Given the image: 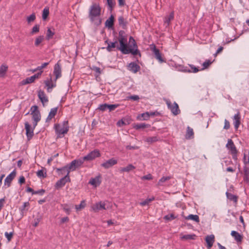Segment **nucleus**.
Instances as JSON below:
<instances>
[{"instance_id":"nucleus-49","label":"nucleus","mask_w":249,"mask_h":249,"mask_svg":"<svg viewBox=\"0 0 249 249\" xmlns=\"http://www.w3.org/2000/svg\"><path fill=\"white\" fill-rule=\"evenodd\" d=\"M39 31V25L36 24L32 28L31 34L34 35L38 33Z\"/></svg>"},{"instance_id":"nucleus-40","label":"nucleus","mask_w":249,"mask_h":249,"mask_svg":"<svg viewBox=\"0 0 249 249\" xmlns=\"http://www.w3.org/2000/svg\"><path fill=\"white\" fill-rule=\"evenodd\" d=\"M171 178V177L167 176V177H162L159 181L158 183V185L160 186H161L163 185V183L165 181L170 179Z\"/></svg>"},{"instance_id":"nucleus-8","label":"nucleus","mask_w":249,"mask_h":249,"mask_svg":"<svg viewBox=\"0 0 249 249\" xmlns=\"http://www.w3.org/2000/svg\"><path fill=\"white\" fill-rule=\"evenodd\" d=\"M70 181L71 179L69 175L67 173L63 178H61L56 182L55 187L56 189L61 188L63 187L67 182H70Z\"/></svg>"},{"instance_id":"nucleus-59","label":"nucleus","mask_w":249,"mask_h":249,"mask_svg":"<svg viewBox=\"0 0 249 249\" xmlns=\"http://www.w3.org/2000/svg\"><path fill=\"white\" fill-rule=\"evenodd\" d=\"M45 192V190L44 189H40V190H39L37 191H35L33 193V194L34 195L38 194L40 196H42L44 195Z\"/></svg>"},{"instance_id":"nucleus-36","label":"nucleus","mask_w":249,"mask_h":249,"mask_svg":"<svg viewBox=\"0 0 249 249\" xmlns=\"http://www.w3.org/2000/svg\"><path fill=\"white\" fill-rule=\"evenodd\" d=\"M31 114L32 115V119L34 121L39 122L40 120L41 115L39 111Z\"/></svg>"},{"instance_id":"nucleus-42","label":"nucleus","mask_w":249,"mask_h":249,"mask_svg":"<svg viewBox=\"0 0 249 249\" xmlns=\"http://www.w3.org/2000/svg\"><path fill=\"white\" fill-rule=\"evenodd\" d=\"M54 35V32L52 31L50 28H48L47 31V35H46V39L49 40L51 38H53V35Z\"/></svg>"},{"instance_id":"nucleus-27","label":"nucleus","mask_w":249,"mask_h":249,"mask_svg":"<svg viewBox=\"0 0 249 249\" xmlns=\"http://www.w3.org/2000/svg\"><path fill=\"white\" fill-rule=\"evenodd\" d=\"M119 25L122 26V28L125 29L126 28L127 22L125 20L123 16H120L118 18Z\"/></svg>"},{"instance_id":"nucleus-31","label":"nucleus","mask_w":249,"mask_h":249,"mask_svg":"<svg viewBox=\"0 0 249 249\" xmlns=\"http://www.w3.org/2000/svg\"><path fill=\"white\" fill-rule=\"evenodd\" d=\"M226 196L228 199L231 201H232L235 203H237L238 196L236 195H233L231 193L227 192L226 193Z\"/></svg>"},{"instance_id":"nucleus-12","label":"nucleus","mask_w":249,"mask_h":249,"mask_svg":"<svg viewBox=\"0 0 249 249\" xmlns=\"http://www.w3.org/2000/svg\"><path fill=\"white\" fill-rule=\"evenodd\" d=\"M59 61H60L57 62V63L56 64H55L54 66L53 74H54V75L55 76V81H56V80L58 78L61 77L62 71H61V65L59 63Z\"/></svg>"},{"instance_id":"nucleus-51","label":"nucleus","mask_w":249,"mask_h":249,"mask_svg":"<svg viewBox=\"0 0 249 249\" xmlns=\"http://www.w3.org/2000/svg\"><path fill=\"white\" fill-rule=\"evenodd\" d=\"M212 63V62L210 60H207L205 61L202 64V66L203 67L201 69V70H204V69L208 68Z\"/></svg>"},{"instance_id":"nucleus-11","label":"nucleus","mask_w":249,"mask_h":249,"mask_svg":"<svg viewBox=\"0 0 249 249\" xmlns=\"http://www.w3.org/2000/svg\"><path fill=\"white\" fill-rule=\"evenodd\" d=\"M151 49L153 52L155 58L159 60L160 63L165 62V60H164L161 56V54L160 52V50L156 48V46L153 44L152 47H151Z\"/></svg>"},{"instance_id":"nucleus-62","label":"nucleus","mask_w":249,"mask_h":249,"mask_svg":"<svg viewBox=\"0 0 249 249\" xmlns=\"http://www.w3.org/2000/svg\"><path fill=\"white\" fill-rule=\"evenodd\" d=\"M248 155H249V156L247 158L246 154V153H244V158H243V162H244L245 165H247V164L249 163V152H248Z\"/></svg>"},{"instance_id":"nucleus-2","label":"nucleus","mask_w":249,"mask_h":249,"mask_svg":"<svg viewBox=\"0 0 249 249\" xmlns=\"http://www.w3.org/2000/svg\"><path fill=\"white\" fill-rule=\"evenodd\" d=\"M84 160L82 158L72 160L71 163L61 168H58V171H67V173L69 175L71 171L76 170L79 168L84 163Z\"/></svg>"},{"instance_id":"nucleus-64","label":"nucleus","mask_w":249,"mask_h":249,"mask_svg":"<svg viewBox=\"0 0 249 249\" xmlns=\"http://www.w3.org/2000/svg\"><path fill=\"white\" fill-rule=\"evenodd\" d=\"M244 175L249 176V168L245 165L244 167Z\"/></svg>"},{"instance_id":"nucleus-60","label":"nucleus","mask_w":249,"mask_h":249,"mask_svg":"<svg viewBox=\"0 0 249 249\" xmlns=\"http://www.w3.org/2000/svg\"><path fill=\"white\" fill-rule=\"evenodd\" d=\"M129 42H132V45H131L132 47H134V48H137L138 46L137 44V43L136 42L135 39L132 36H130L129 37Z\"/></svg>"},{"instance_id":"nucleus-34","label":"nucleus","mask_w":249,"mask_h":249,"mask_svg":"<svg viewBox=\"0 0 249 249\" xmlns=\"http://www.w3.org/2000/svg\"><path fill=\"white\" fill-rule=\"evenodd\" d=\"M107 1L108 5V9L110 12L111 13L116 4L115 1H113V0H107Z\"/></svg>"},{"instance_id":"nucleus-50","label":"nucleus","mask_w":249,"mask_h":249,"mask_svg":"<svg viewBox=\"0 0 249 249\" xmlns=\"http://www.w3.org/2000/svg\"><path fill=\"white\" fill-rule=\"evenodd\" d=\"M63 210L68 214H69L71 212V208L67 204L62 205Z\"/></svg>"},{"instance_id":"nucleus-41","label":"nucleus","mask_w":249,"mask_h":249,"mask_svg":"<svg viewBox=\"0 0 249 249\" xmlns=\"http://www.w3.org/2000/svg\"><path fill=\"white\" fill-rule=\"evenodd\" d=\"M49 14V9L48 7H46L43 10V13H42V19L43 20H45L48 17Z\"/></svg>"},{"instance_id":"nucleus-58","label":"nucleus","mask_w":249,"mask_h":249,"mask_svg":"<svg viewBox=\"0 0 249 249\" xmlns=\"http://www.w3.org/2000/svg\"><path fill=\"white\" fill-rule=\"evenodd\" d=\"M142 180H151L153 179V177L150 174H148L141 178Z\"/></svg>"},{"instance_id":"nucleus-63","label":"nucleus","mask_w":249,"mask_h":249,"mask_svg":"<svg viewBox=\"0 0 249 249\" xmlns=\"http://www.w3.org/2000/svg\"><path fill=\"white\" fill-rule=\"evenodd\" d=\"M30 110L31 111V114H33L34 113H36L37 111H39V110L38 109V107L36 105L32 106Z\"/></svg>"},{"instance_id":"nucleus-53","label":"nucleus","mask_w":249,"mask_h":249,"mask_svg":"<svg viewBox=\"0 0 249 249\" xmlns=\"http://www.w3.org/2000/svg\"><path fill=\"white\" fill-rule=\"evenodd\" d=\"M4 235L6 237L7 239L8 240V241L9 242L11 240L12 238H13L14 235V231H12L9 233H8V232H5Z\"/></svg>"},{"instance_id":"nucleus-10","label":"nucleus","mask_w":249,"mask_h":249,"mask_svg":"<svg viewBox=\"0 0 249 249\" xmlns=\"http://www.w3.org/2000/svg\"><path fill=\"white\" fill-rule=\"evenodd\" d=\"M25 129L27 139L30 141L34 136V129L31 127V125L27 122L25 123Z\"/></svg>"},{"instance_id":"nucleus-61","label":"nucleus","mask_w":249,"mask_h":249,"mask_svg":"<svg viewBox=\"0 0 249 249\" xmlns=\"http://www.w3.org/2000/svg\"><path fill=\"white\" fill-rule=\"evenodd\" d=\"M49 64V62H45L43 63L41 66H38L37 67V70H38L39 71H42V70L45 67L48 66Z\"/></svg>"},{"instance_id":"nucleus-57","label":"nucleus","mask_w":249,"mask_h":249,"mask_svg":"<svg viewBox=\"0 0 249 249\" xmlns=\"http://www.w3.org/2000/svg\"><path fill=\"white\" fill-rule=\"evenodd\" d=\"M126 99L128 100H133V101H139V99H140V97L137 95H131V96H127L126 97Z\"/></svg>"},{"instance_id":"nucleus-1","label":"nucleus","mask_w":249,"mask_h":249,"mask_svg":"<svg viewBox=\"0 0 249 249\" xmlns=\"http://www.w3.org/2000/svg\"><path fill=\"white\" fill-rule=\"evenodd\" d=\"M101 8L99 3H93L89 9V18L92 22L97 25H100L102 20L99 18L101 15Z\"/></svg>"},{"instance_id":"nucleus-20","label":"nucleus","mask_w":249,"mask_h":249,"mask_svg":"<svg viewBox=\"0 0 249 249\" xmlns=\"http://www.w3.org/2000/svg\"><path fill=\"white\" fill-rule=\"evenodd\" d=\"M226 147L230 150L231 153L232 152L235 153V152L238 151L231 139L228 140V143L226 144Z\"/></svg>"},{"instance_id":"nucleus-14","label":"nucleus","mask_w":249,"mask_h":249,"mask_svg":"<svg viewBox=\"0 0 249 249\" xmlns=\"http://www.w3.org/2000/svg\"><path fill=\"white\" fill-rule=\"evenodd\" d=\"M106 44H107V46L106 49L109 52L113 51V49L116 48L117 50V46H119L118 44V41L115 40L114 42L109 41L108 40H107L105 41Z\"/></svg>"},{"instance_id":"nucleus-3","label":"nucleus","mask_w":249,"mask_h":249,"mask_svg":"<svg viewBox=\"0 0 249 249\" xmlns=\"http://www.w3.org/2000/svg\"><path fill=\"white\" fill-rule=\"evenodd\" d=\"M54 128L57 135V139L62 138L64 134L67 133L69 129V127H62L59 124H55Z\"/></svg>"},{"instance_id":"nucleus-4","label":"nucleus","mask_w":249,"mask_h":249,"mask_svg":"<svg viewBox=\"0 0 249 249\" xmlns=\"http://www.w3.org/2000/svg\"><path fill=\"white\" fill-rule=\"evenodd\" d=\"M166 104L168 107V108L170 109L171 112L174 115H177L180 113L179 107L176 102H174L172 104L170 100H166Z\"/></svg>"},{"instance_id":"nucleus-9","label":"nucleus","mask_w":249,"mask_h":249,"mask_svg":"<svg viewBox=\"0 0 249 249\" xmlns=\"http://www.w3.org/2000/svg\"><path fill=\"white\" fill-rule=\"evenodd\" d=\"M122 53L124 54L131 53L133 55H139L140 56H141V53L140 51L138 49V47H132L131 45H129V46L127 48V49H126L125 51Z\"/></svg>"},{"instance_id":"nucleus-55","label":"nucleus","mask_w":249,"mask_h":249,"mask_svg":"<svg viewBox=\"0 0 249 249\" xmlns=\"http://www.w3.org/2000/svg\"><path fill=\"white\" fill-rule=\"evenodd\" d=\"M176 217H177L175 216L174 214L171 213V214L165 215L164 217V219H165V220H167L170 221V220H172L173 219H175V218H176Z\"/></svg>"},{"instance_id":"nucleus-6","label":"nucleus","mask_w":249,"mask_h":249,"mask_svg":"<svg viewBox=\"0 0 249 249\" xmlns=\"http://www.w3.org/2000/svg\"><path fill=\"white\" fill-rule=\"evenodd\" d=\"M118 42H119V46H117V50L120 51L122 53L125 51L129 45L127 44V36L118 38Z\"/></svg>"},{"instance_id":"nucleus-56","label":"nucleus","mask_w":249,"mask_h":249,"mask_svg":"<svg viewBox=\"0 0 249 249\" xmlns=\"http://www.w3.org/2000/svg\"><path fill=\"white\" fill-rule=\"evenodd\" d=\"M36 175L38 177H43V178H46L47 176L46 172L44 173L42 170H39L36 172Z\"/></svg>"},{"instance_id":"nucleus-44","label":"nucleus","mask_w":249,"mask_h":249,"mask_svg":"<svg viewBox=\"0 0 249 249\" xmlns=\"http://www.w3.org/2000/svg\"><path fill=\"white\" fill-rule=\"evenodd\" d=\"M45 84L46 87H47V90L48 92H50V89H52L56 86L55 84L53 83H50V81L49 80H46L44 82Z\"/></svg>"},{"instance_id":"nucleus-30","label":"nucleus","mask_w":249,"mask_h":249,"mask_svg":"<svg viewBox=\"0 0 249 249\" xmlns=\"http://www.w3.org/2000/svg\"><path fill=\"white\" fill-rule=\"evenodd\" d=\"M174 13L173 11L171 12L170 14L168 16H167L164 18V22L165 23H166L167 24V26H169L170 21L174 19Z\"/></svg>"},{"instance_id":"nucleus-13","label":"nucleus","mask_w":249,"mask_h":249,"mask_svg":"<svg viewBox=\"0 0 249 249\" xmlns=\"http://www.w3.org/2000/svg\"><path fill=\"white\" fill-rule=\"evenodd\" d=\"M117 163V160L111 158L101 164V166L105 169H108Z\"/></svg>"},{"instance_id":"nucleus-17","label":"nucleus","mask_w":249,"mask_h":249,"mask_svg":"<svg viewBox=\"0 0 249 249\" xmlns=\"http://www.w3.org/2000/svg\"><path fill=\"white\" fill-rule=\"evenodd\" d=\"M205 241L207 243V248L209 249L211 248L215 241L214 235L213 234L207 235L205 237Z\"/></svg>"},{"instance_id":"nucleus-32","label":"nucleus","mask_w":249,"mask_h":249,"mask_svg":"<svg viewBox=\"0 0 249 249\" xmlns=\"http://www.w3.org/2000/svg\"><path fill=\"white\" fill-rule=\"evenodd\" d=\"M135 169V167L132 164H128L127 166L121 168L120 171L122 172H129Z\"/></svg>"},{"instance_id":"nucleus-18","label":"nucleus","mask_w":249,"mask_h":249,"mask_svg":"<svg viewBox=\"0 0 249 249\" xmlns=\"http://www.w3.org/2000/svg\"><path fill=\"white\" fill-rule=\"evenodd\" d=\"M92 209L94 212H98L100 210H105V203L101 201L93 205Z\"/></svg>"},{"instance_id":"nucleus-29","label":"nucleus","mask_w":249,"mask_h":249,"mask_svg":"<svg viewBox=\"0 0 249 249\" xmlns=\"http://www.w3.org/2000/svg\"><path fill=\"white\" fill-rule=\"evenodd\" d=\"M191 69H187V68H185L184 70H183V71L184 72H193V73H196V72H197L198 71H199L200 70L198 69V68L195 67L194 65H189Z\"/></svg>"},{"instance_id":"nucleus-35","label":"nucleus","mask_w":249,"mask_h":249,"mask_svg":"<svg viewBox=\"0 0 249 249\" xmlns=\"http://www.w3.org/2000/svg\"><path fill=\"white\" fill-rule=\"evenodd\" d=\"M160 140V138L158 136H154V137H147L145 141L149 143H152L153 142H156Z\"/></svg>"},{"instance_id":"nucleus-26","label":"nucleus","mask_w":249,"mask_h":249,"mask_svg":"<svg viewBox=\"0 0 249 249\" xmlns=\"http://www.w3.org/2000/svg\"><path fill=\"white\" fill-rule=\"evenodd\" d=\"M231 235L234 237L235 240L237 242H241L243 239V236L237 231H232L231 232Z\"/></svg>"},{"instance_id":"nucleus-48","label":"nucleus","mask_w":249,"mask_h":249,"mask_svg":"<svg viewBox=\"0 0 249 249\" xmlns=\"http://www.w3.org/2000/svg\"><path fill=\"white\" fill-rule=\"evenodd\" d=\"M8 67L4 65H1L0 67V76H2L7 71Z\"/></svg>"},{"instance_id":"nucleus-33","label":"nucleus","mask_w":249,"mask_h":249,"mask_svg":"<svg viewBox=\"0 0 249 249\" xmlns=\"http://www.w3.org/2000/svg\"><path fill=\"white\" fill-rule=\"evenodd\" d=\"M149 118V115L148 112H146L141 114H139L137 117V119L138 120H148Z\"/></svg>"},{"instance_id":"nucleus-52","label":"nucleus","mask_w":249,"mask_h":249,"mask_svg":"<svg viewBox=\"0 0 249 249\" xmlns=\"http://www.w3.org/2000/svg\"><path fill=\"white\" fill-rule=\"evenodd\" d=\"M119 106V104H107V108H108L109 111L114 110L115 108Z\"/></svg>"},{"instance_id":"nucleus-39","label":"nucleus","mask_w":249,"mask_h":249,"mask_svg":"<svg viewBox=\"0 0 249 249\" xmlns=\"http://www.w3.org/2000/svg\"><path fill=\"white\" fill-rule=\"evenodd\" d=\"M196 235L194 234H186L180 237L181 240H194Z\"/></svg>"},{"instance_id":"nucleus-16","label":"nucleus","mask_w":249,"mask_h":249,"mask_svg":"<svg viewBox=\"0 0 249 249\" xmlns=\"http://www.w3.org/2000/svg\"><path fill=\"white\" fill-rule=\"evenodd\" d=\"M16 176V169L14 170L5 179L4 184L7 185L8 187L10 186L11 183Z\"/></svg>"},{"instance_id":"nucleus-37","label":"nucleus","mask_w":249,"mask_h":249,"mask_svg":"<svg viewBox=\"0 0 249 249\" xmlns=\"http://www.w3.org/2000/svg\"><path fill=\"white\" fill-rule=\"evenodd\" d=\"M186 219H191L196 222H199V216L196 214H190L188 216L185 217Z\"/></svg>"},{"instance_id":"nucleus-22","label":"nucleus","mask_w":249,"mask_h":249,"mask_svg":"<svg viewBox=\"0 0 249 249\" xmlns=\"http://www.w3.org/2000/svg\"><path fill=\"white\" fill-rule=\"evenodd\" d=\"M100 175L96 177L95 178H91L89 181V183L95 187L99 186L101 183V180H100Z\"/></svg>"},{"instance_id":"nucleus-23","label":"nucleus","mask_w":249,"mask_h":249,"mask_svg":"<svg viewBox=\"0 0 249 249\" xmlns=\"http://www.w3.org/2000/svg\"><path fill=\"white\" fill-rule=\"evenodd\" d=\"M38 96L42 103L44 105V103L48 102V98L46 96V94L44 91L39 90L38 91Z\"/></svg>"},{"instance_id":"nucleus-21","label":"nucleus","mask_w":249,"mask_h":249,"mask_svg":"<svg viewBox=\"0 0 249 249\" xmlns=\"http://www.w3.org/2000/svg\"><path fill=\"white\" fill-rule=\"evenodd\" d=\"M58 107L53 108L51 109L49 114L46 118V122H49L56 114Z\"/></svg>"},{"instance_id":"nucleus-45","label":"nucleus","mask_w":249,"mask_h":249,"mask_svg":"<svg viewBox=\"0 0 249 249\" xmlns=\"http://www.w3.org/2000/svg\"><path fill=\"white\" fill-rule=\"evenodd\" d=\"M129 124V122H128V121L125 119L120 120L117 123V125L119 126H123L124 125L128 124Z\"/></svg>"},{"instance_id":"nucleus-25","label":"nucleus","mask_w":249,"mask_h":249,"mask_svg":"<svg viewBox=\"0 0 249 249\" xmlns=\"http://www.w3.org/2000/svg\"><path fill=\"white\" fill-rule=\"evenodd\" d=\"M114 22V17L113 15H111L109 18L106 21L105 25L108 28L113 27Z\"/></svg>"},{"instance_id":"nucleus-47","label":"nucleus","mask_w":249,"mask_h":249,"mask_svg":"<svg viewBox=\"0 0 249 249\" xmlns=\"http://www.w3.org/2000/svg\"><path fill=\"white\" fill-rule=\"evenodd\" d=\"M86 206V203L85 200H82L79 205H75V208L77 211L83 209Z\"/></svg>"},{"instance_id":"nucleus-38","label":"nucleus","mask_w":249,"mask_h":249,"mask_svg":"<svg viewBox=\"0 0 249 249\" xmlns=\"http://www.w3.org/2000/svg\"><path fill=\"white\" fill-rule=\"evenodd\" d=\"M42 218V215L39 213H37V216L34 219V223L33 226L36 227L38 226L39 222L41 221Z\"/></svg>"},{"instance_id":"nucleus-46","label":"nucleus","mask_w":249,"mask_h":249,"mask_svg":"<svg viewBox=\"0 0 249 249\" xmlns=\"http://www.w3.org/2000/svg\"><path fill=\"white\" fill-rule=\"evenodd\" d=\"M154 199H155V197H152L151 198H147L145 200H144L142 202H141L140 204L141 206H145V205H148L149 204V203H150L152 201L154 200Z\"/></svg>"},{"instance_id":"nucleus-54","label":"nucleus","mask_w":249,"mask_h":249,"mask_svg":"<svg viewBox=\"0 0 249 249\" xmlns=\"http://www.w3.org/2000/svg\"><path fill=\"white\" fill-rule=\"evenodd\" d=\"M36 19V15L35 13L32 14L30 16L27 18V21L28 23H30L34 21Z\"/></svg>"},{"instance_id":"nucleus-19","label":"nucleus","mask_w":249,"mask_h":249,"mask_svg":"<svg viewBox=\"0 0 249 249\" xmlns=\"http://www.w3.org/2000/svg\"><path fill=\"white\" fill-rule=\"evenodd\" d=\"M233 119L234 120L233 122L234 127L236 129H237L240 124V112L238 111L237 113L234 115L233 117Z\"/></svg>"},{"instance_id":"nucleus-5","label":"nucleus","mask_w":249,"mask_h":249,"mask_svg":"<svg viewBox=\"0 0 249 249\" xmlns=\"http://www.w3.org/2000/svg\"><path fill=\"white\" fill-rule=\"evenodd\" d=\"M42 72H43V71H40L38 72L37 73L34 74V75H33L30 77H27L25 79L23 80L20 82V84L21 85H25L26 84H30V83L34 82V81L36 79H38L39 78H40Z\"/></svg>"},{"instance_id":"nucleus-7","label":"nucleus","mask_w":249,"mask_h":249,"mask_svg":"<svg viewBox=\"0 0 249 249\" xmlns=\"http://www.w3.org/2000/svg\"><path fill=\"white\" fill-rule=\"evenodd\" d=\"M101 156L100 151L98 149H95L89 152L87 156L84 157L82 159L85 160H92L96 158Z\"/></svg>"},{"instance_id":"nucleus-15","label":"nucleus","mask_w":249,"mask_h":249,"mask_svg":"<svg viewBox=\"0 0 249 249\" xmlns=\"http://www.w3.org/2000/svg\"><path fill=\"white\" fill-rule=\"evenodd\" d=\"M127 67L129 71L134 73H137L141 69L140 66L134 62L129 63Z\"/></svg>"},{"instance_id":"nucleus-43","label":"nucleus","mask_w":249,"mask_h":249,"mask_svg":"<svg viewBox=\"0 0 249 249\" xmlns=\"http://www.w3.org/2000/svg\"><path fill=\"white\" fill-rule=\"evenodd\" d=\"M44 39L43 36H40L36 38L35 42V45L36 47L38 46L39 44L43 41Z\"/></svg>"},{"instance_id":"nucleus-28","label":"nucleus","mask_w":249,"mask_h":249,"mask_svg":"<svg viewBox=\"0 0 249 249\" xmlns=\"http://www.w3.org/2000/svg\"><path fill=\"white\" fill-rule=\"evenodd\" d=\"M194 131L193 128L190 126H188L187 128V131L185 135V138L186 139H191L194 138Z\"/></svg>"},{"instance_id":"nucleus-24","label":"nucleus","mask_w":249,"mask_h":249,"mask_svg":"<svg viewBox=\"0 0 249 249\" xmlns=\"http://www.w3.org/2000/svg\"><path fill=\"white\" fill-rule=\"evenodd\" d=\"M150 125L145 123L133 124V127L136 130L143 129L145 128H149Z\"/></svg>"}]
</instances>
